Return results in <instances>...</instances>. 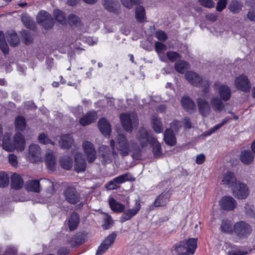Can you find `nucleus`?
<instances>
[{"label": "nucleus", "mask_w": 255, "mask_h": 255, "mask_svg": "<svg viewBox=\"0 0 255 255\" xmlns=\"http://www.w3.org/2000/svg\"><path fill=\"white\" fill-rule=\"evenodd\" d=\"M221 208L226 211H232L235 208L237 202L235 199L230 196H224L219 202Z\"/></svg>", "instance_id": "19"}, {"label": "nucleus", "mask_w": 255, "mask_h": 255, "mask_svg": "<svg viewBox=\"0 0 255 255\" xmlns=\"http://www.w3.org/2000/svg\"><path fill=\"white\" fill-rule=\"evenodd\" d=\"M235 85L237 89L244 92H249L251 88L249 80L244 74H242L236 77L235 80Z\"/></svg>", "instance_id": "12"}, {"label": "nucleus", "mask_w": 255, "mask_h": 255, "mask_svg": "<svg viewBox=\"0 0 255 255\" xmlns=\"http://www.w3.org/2000/svg\"><path fill=\"white\" fill-rule=\"evenodd\" d=\"M233 195L240 199H246L249 194L248 186L244 183L238 181L232 188Z\"/></svg>", "instance_id": "10"}, {"label": "nucleus", "mask_w": 255, "mask_h": 255, "mask_svg": "<svg viewBox=\"0 0 255 255\" xmlns=\"http://www.w3.org/2000/svg\"><path fill=\"white\" fill-rule=\"evenodd\" d=\"M25 189L29 191L39 192L40 191L39 181L36 180H31L26 182L24 186Z\"/></svg>", "instance_id": "34"}, {"label": "nucleus", "mask_w": 255, "mask_h": 255, "mask_svg": "<svg viewBox=\"0 0 255 255\" xmlns=\"http://www.w3.org/2000/svg\"><path fill=\"white\" fill-rule=\"evenodd\" d=\"M54 16L59 23L64 24L66 22V19L65 15L62 11L59 10H55L54 11Z\"/></svg>", "instance_id": "48"}, {"label": "nucleus", "mask_w": 255, "mask_h": 255, "mask_svg": "<svg viewBox=\"0 0 255 255\" xmlns=\"http://www.w3.org/2000/svg\"><path fill=\"white\" fill-rule=\"evenodd\" d=\"M183 108L188 112H192L196 110V105L193 101L188 97H183L181 99Z\"/></svg>", "instance_id": "29"}, {"label": "nucleus", "mask_w": 255, "mask_h": 255, "mask_svg": "<svg viewBox=\"0 0 255 255\" xmlns=\"http://www.w3.org/2000/svg\"><path fill=\"white\" fill-rule=\"evenodd\" d=\"M116 234L112 233L109 235L102 242L97 251V255H102L105 253L109 248L114 243L116 238Z\"/></svg>", "instance_id": "20"}, {"label": "nucleus", "mask_w": 255, "mask_h": 255, "mask_svg": "<svg viewBox=\"0 0 255 255\" xmlns=\"http://www.w3.org/2000/svg\"><path fill=\"white\" fill-rule=\"evenodd\" d=\"M222 100L217 97H213L211 99V105L214 111L220 112L224 109L225 105Z\"/></svg>", "instance_id": "31"}, {"label": "nucleus", "mask_w": 255, "mask_h": 255, "mask_svg": "<svg viewBox=\"0 0 255 255\" xmlns=\"http://www.w3.org/2000/svg\"><path fill=\"white\" fill-rule=\"evenodd\" d=\"M68 21L71 25H77L79 22V18L74 14H70L68 18Z\"/></svg>", "instance_id": "57"}, {"label": "nucleus", "mask_w": 255, "mask_h": 255, "mask_svg": "<svg viewBox=\"0 0 255 255\" xmlns=\"http://www.w3.org/2000/svg\"><path fill=\"white\" fill-rule=\"evenodd\" d=\"M66 200L70 204H75L80 201V196L74 187H67L63 191Z\"/></svg>", "instance_id": "11"}, {"label": "nucleus", "mask_w": 255, "mask_h": 255, "mask_svg": "<svg viewBox=\"0 0 255 255\" xmlns=\"http://www.w3.org/2000/svg\"><path fill=\"white\" fill-rule=\"evenodd\" d=\"M7 40L11 46H16L19 43V39L16 33L13 31L7 32L6 34Z\"/></svg>", "instance_id": "41"}, {"label": "nucleus", "mask_w": 255, "mask_h": 255, "mask_svg": "<svg viewBox=\"0 0 255 255\" xmlns=\"http://www.w3.org/2000/svg\"><path fill=\"white\" fill-rule=\"evenodd\" d=\"M98 127L101 132L105 135H109L111 131V126L105 118H102L98 122Z\"/></svg>", "instance_id": "30"}, {"label": "nucleus", "mask_w": 255, "mask_h": 255, "mask_svg": "<svg viewBox=\"0 0 255 255\" xmlns=\"http://www.w3.org/2000/svg\"><path fill=\"white\" fill-rule=\"evenodd\" d=\"M103 4L105 8L109 11L118 13L119 11L120 5L116 0H103Z\"/></svg>", "instance_id": "28"}, {"label": "nucleus", "mask_w": 255, "mask_h": 255, "mask_svg": "<svg viewBox=\"0 0 255 255\" xmlns=\"http://www.w3.org/2000/svg\"><path fill=\"white\" fill-rule=\"evenodd\" d=\"M234 231L239 238H245L251 233L252 228L248 223L240 221L234 225Z\"/></svg>", "instance_id": "9"}, {"label": "nucleus", "mask_w": 255, "mask_h": 255, "mask_svg": "<svg viewBox=\"0 0 255 255\" xmlns=\"http://www.w3.org/2000/svg\"><path fill=\"white\" fill-rule=\"evenodd\" d=\"M74 140L70 134H64L61 136L59 141L60 146L63 148H68L73 144Z\"/></svg>", "instance_id": "33"}, {"label": "nucleus", "mask_w": 255, "mask_h": 255, "mask_svg": "<svg viewBox=\"0 0 255 255\" xmlns=\"http://www.w3.org/2000/svg\"><path fill=\"white\" fill-rule=\"evenodd\" d=\"M140 208L141 205L139 201L135 200L134 205L132 208L127 210L123 212L120 218L121 222L124 223L130 220L138 213Z\"/></svg>", "instance_id": "17"}, {"label": "nucleus", "mask_w": 255, "mask_h": 255, "mask_svg": "<svg viewBox=\"0 0 255 255\" xmlns=\"http://www.w3.org/2000/svg\"><path fill=\"white\" fill-rule=\"evenodd\" d=\"M218 92L220 98L225 101H228L231 96L230 88L225 85H221L218 88Z\"/></svg>", "instance_id": "27"}, {"label": "nucleus", "mask_w": 255, "mask_h": 255, "mask_svg": "<svg viewBox=\"0 0 255 255\" xmlns=\"http://www.w3.org/2000/svg\"><path fill=\"white\" fill-rule=\"evenodd\" d=\"M198 2L202 6L208 8L215 6V2L212 0H198Z\"/></svg>", "instance_id": "54"}, {"label": "nucleus", "mask_w": 255, "mask_h": 255, "mask_svg": "<svg viewBox=\"0 0 255 255\" xmlns=\"http://www.w3.org/2000/svg\"><path fill=\"white\" fill-rule=\"evenodd\" d=\"M181 128V124L180 122L175 121L170 124V129L173 131L177 132Z\"/></svg>", "instance_id": "55"}, {"label": "nucleus", "mask_w": 255, "mask_h": 255, "mask_svg": "<svg viewBox=\"0 0 255 255\" xmlns=\"http://www.w3.org/2000/svg\"><path fill=\"white\" fill-rule=\"evenodd\" d=\"M115 140L116 142L113 139L110 141V145L113 150L112 153H111L109 147L107 145H102L99 148L100 157L105 163H110L113 158L118 156V153L114 150L115 147L123 156L128 155L131 152L134 158L138 159L140 158L141 149L137 142L133 140L128 141L123 134H119Z\"/></svg>", "instance_id": "1"}, {"label": "nucleus", "mask_w": 255, "mask_h": 255, "mask_svg": "<svg viewBox=\"0 0 255 255\" xmlns=\"http://www.w3.org/2000/svg\"><path fill=\"white\" fill-rule=\"evenodd\" d=\"M217 15L216 13H211L206 15V18L207 20L212 22L215 21L217 19Z\"/></svg>", "instance_id": "63"}, {"label": "nucleus", "mask_w": 255, "mask_h": 255, "mask_svg": "<svg viewBox=\"0 0 255 255\" xmlns=\"http://www.w3.org/2000/svg\"><path fill=\"white\" fill-rule=\"evenodd\" d=\"M205 159V155L203 154H200L197 156L196 162L198 164H201L204 162Z\"/></svg>", "instance_id": "64"}, {"label": "nucleus", "mask_w": 255, "mask_h": 255, "mask_svg": "<svg viewBox=\"0 0 255 255\" xmlns=\"http://www.w3.org/2000/svg\"><path fill=\"white\" fill-rule=\"evenodd\" d=\"M75 169L77 172L84 171L86 167V163L81 153H77L75 157Z\"/></svg>", "instance_id": "26"}, {"label": "nucleus", "mask_w": 255, "mask_h": 255, "mask_svg": "<svg viewBox=\"0 0 255 255\" xmlns=\"http://www.w3.org/2000/svg\"><path fill=\"white\" fill-rule=\"evenodd\" d=\"M136 139L142 148L146 147L147 143L149 142L152 147L153 155L156 157H159L162 154L160 143L157 139L152 135H150L146 128H140L136 134Z\"/></svg>", "instance_id": "2"}, {"label": "nucleus", "mask_w": 255, "mask_h": 255, "mask_svg": "<svg viewBox=\"0 0 255 255\" xmlns=\"http://www.w3.org/2000/svg\"><path fill=\"white\" fill-rule=\"evenodd\" d=\"M11 185L15 189L21 188L23 185V180L20 175L13 174L11 177Z\"/></svg>", "instance_id": "37"}, {"label": "nucleus", "mask_w": 255, "mask_h": 255, "mask_svg": "<svg viewBox=\"0 0 255 255\" xmlns=\"http://www.w3.org/2000/svg\"><path fill=\"white\" fill-rule=\"evenodd\" d=\"M37 20L45 29L51 28L54 24V21L51 16L46 11L43 10L38 13Z\"/></svg>", "instance_id": "13"}, {"label": "nucleus", "mask_w": 255, "mask_h": 255, "mask_svg": "<svg viewBox=\"0 0 255 255\" xmlns=\"http://www.w3.org/2000/svg\"><path fill=\"white\" fill-rule=\"evenodd\" d=\"M25 119L22 116H18L15 120V128L19 130H23L25 128Z\"/></svg>", "instance_id": "46"}, {"label": "nucleus", "mask_w": 255, "mask_h": 255, "mask_svg": "<svg viewBox=\"0 0 255 255\" xmlns=\"http://www.w3.org/2000/svg\"><path fill=\"white\" fill-rule=\"evenodd\" d=\"M221 127H222V126L220 124L216 125L213 128H211L208 131H207L206 132L205 135H210L211 134L215 132L217 130H219Z\"/></svg>", "instance_id": "60"}, {"label": "nucleus", "mask_w": 255, "mask_h": 255, "mask_svg": "<svg viewBox=\"0 0 255 255\" xmlns=\"http://www.w3.org/2000/svg\"><path fill=\"white\" fill-rule=\"evenodd\" d=\"M134 178L129 173H126L115 178L106 184V188L108 190H114L119 187L118 185L126 181H133Z\"/></svg>", "instance_id": "8"}, {"label": "nucleus", "mask_w": 255, "mask_h": 255, "mask_svg": "<svg viewBox=\"0 0 255 255\" xmlns=\"http://www.w3.org/2000/svg\"><path fill=\"white\" fill-rule=\"evenodd\" d=\"M45 162L48 168L52 171L55 170L56 167L55 158L51 152H47L45 155Z\"/></svg>", "instance_id": "38"}, {"label": "nucleus", "mask_w": 255, "mask_h": 255, "mask_svg": "<svg viewBox=\"0 0 255 255\" xmlns=\"http://www.w3.org/2000/svg\"><path fill=\"white\" fill-rule=\"evenodd\" d=\"M229 8L232 12L238 13L242 8V4L239 1H232L229 6Z\"/></svg>", "instance_id": "47"}, {"label": "nucleus", "mask_w": 255, "mask_h": 255, "mask_svg": "<svg viewBox=\"0 0 255 255\" xmlns=\"http://www.w3.org/2000/svg\"><path fill=\"white\" fill-rule=\"evenodd\" d=\"M244 209L246 214L249 216H254V212L252 210V207L249 204H246L244 206Z\"/></svg>", "instance_id": "61"}, {"label": "nucleus", "mask_w": 255, "mask_h": 255, "mask_svg": "<svg viewBox=\"0 0 255 255\" xmlns=\"http://www.w3.org/2000/svg\"><path fill=\"white\" fill-rule=\"evenodd\" d=\"M199 112L203 116H207L211 112V107L205 100L198 98L197 100Z\"/></svg>", "instance_id": "21"}, {"label": "nucleus", "mask_w": 255, "mask_h": 255, "mask_svg": "<svg viewBox=\"0 0 255 255\" xmlns=\"http://www.w3.org/2000/svg\"><path fill=\"white\" fill-rule=\"evenodd\" d=\"M186 80L192 85L195 86H202L203 88V92L205 94L209 91L210 86L208 81H203L201 77L196 73L189 71L185 74Z\"/></svg>", "instance_id": "6"}, {"label": "nucleus", "mask_w": 255, "mask_h": 255, "mask_svg": "<svg viewBox=\"0 0 255 255\" xmlns=\"http://www.w3.org/2000/svg\"><path fill=\"white\" fill-rule=\"evenodd\" d=\"M237 178L233 172L228 171L223 176L222 183L232 188L238 182Z\"/></svg>", "instance_id": "25"}, {"label": "nucleus", "mask_w": 255, "mask_h": 255, "mask_svg": "<svg viewBox=\"0 0 255 255\" xmlns=\"http://www.w3.org/2000/svg\"><path fill=\"white\" fill-rule=\"evenodd\" d=\"M152 127L154 131L161 133L163 131V127L160 120L156 116H153L151 119Z\"/></svg>", "instance_id": "42"}, {"label": "nucleus", "mask_w": 255, "mask_h": 255, "mask_svg": "<svg viewBox=\"0 0 255 255\" xmlns=\"http://www.w3.org/2000/svg\"><path fill=\"white\" fill-rule=\"evenodd\" d=\"M9 180L7 175L3 172H0V187H5L9 184Z\"/></svg>", "instance_id": "49"}, {"label": "nucleus", "mask_w": 255, "mask_h": 255, "mask_svg": "<svg viewBox=\"0 0 255 255\" xmlns=\"http://www.w3.org/2000/svg\"><path fill=\"white\" fill-rule=\"evenodd\" d=\"M82 146L88 162H93L96 158V152L93 144L90 141H84Z\"/></svg>", "instance_id": "18"}, {"label": "nucleus", "mask_w": 255, "mask_h": 255, "mask_svg": "<svg viewBox=\"0 0 255 255\" xmlns=\"http://www.w3.org/2000/svg\"><path fill=\"white\" fill-rule=\"evenodd\" d=\"M0 48L4 53H8L9 51L8 45L5 41L4 35L2 31H0Z\"/></svg>", "instance_id": "50"}, {"label": "nucleus", "mask_w": 255, "mask_h": 255, "mask_svg": "<svg viewBox=\"0 0 255 255\" xmlns=\"http://www.w3.org/2000/svg\"><path fill=\"white\" fill-rule=\"evenodd\" d=\"M189 68V64L184 61L180 60L175 64V70L180 73H184Z\"/></svg>", "instance_id": "44"}, {"label": "nucleus", "mask_w": 255, "mask_h": 255, "mask_svg": "<svg viewBox=\"0 0 255 255\" xmlns=\"http://www.w3.org/2000/svg\"><path fill=\"white\" fill-rule=\"evenodd\" d=\"M79 224V217L77 213H72L68 220V226L70 231L74 230Z\"/></svg>", "instance_id": "36"}, {"label": "nucleus", "mask_w": 255, "mask_h": 255, "mask_svg": "<svg viewBox=\"0 0 255 255\" xmlns=\"http://www.w3.org/2000/svg\"><path fill=\"white\" fill-rule=\"evenodd\" d=\"M166 46L160 42H155V49L161 60L163 61V55L164 51L166 50Z\"/></svg>", "instance_id": "45"}, {"label": "nucleus", "mask_w": 255, "mask_h": 255, "mask_svg": "<svg viewBox=\"0 0 255 255\" xmlns=\"http://www.w3.org/2000/svg\"><path fill=\"white\" fill-rule=\"evenodd\" d=\"M221 231L224 233H231L234 231V226L231 221L229 220H223L220 225Z\"/></svg>", "instance_id": "39"}, {"label": "nucleus", "mask_w": 255, "mask_h": 255, "mask_svg": "<svg viewBox=\"0 0 255 255\" xmlns=\"http://www.w3.org/2000/svg\"><path fill=\"white\" fill-rule=\"evenodd\" d=\"M167 58L172 62L175 61L176 60L180 59L181 56L179 53L175 51H168L166 53Z\"/></svg>", "instance_id": "52"}, {"label": "nucleus", "mask_w": 255, "mask_h": 255, "mask_svg": "<svg viewBox=\"0 0 255 255\" xmlns=\"http://www.w3.org/2000/svg\"><path fill=\"white\" fill-rule=\"evenodd\" d=\"M120 120L123 127L128 132H131L134 127L138 124L137 116L134 113H123L120 115Z\"/></svg>", "instance_id": "5"}, {"label": "nucleus", "mask_w": 255, "mask_h": 255, "mask_svg": "<svg viewBox=\"0 0 255 255\" xmlns=\"http://www.w3.org/2000/svg\"><path fill=\"white\" fill-rule=\"evenodd\" d=\"M140 208L141 205L139 201L135 200L134 205L132 208L127 210L123 212L120 218L121 222L124 223L130 220L138 213Z\"/></svg>", "instance_id": "14"}, {"label": "nucleus", "mask_w": 255, "mask_h": 255, "mask_svg": "<svg viewBox=\"0 0 255 255\" xmlns=\"http://www.w3.org/2000/svg\"><path fill=\"white\" fill-rule=\"evenodd\" d=\"M155 36L159 40L163 41H165L167 38L166 33L162 30L157 31L155 33Z\"/></svg>", "instance_id": "58"}, {"label": "nucleus", "mask_w": 255, "mask_h": 255, "mask_svg": "<svg viewBox=\"0 0 255 255\" xmlns=\"http://www.w3.org/2000/svg\"><path fill=\"white\" fill-rule=\"evenodd\" d=\"M140 208L141 205L139 201L135 200L134 205L132 208L127 210L123 212L120 218L121 222L124 223L130 220L138 213Z\"/></svg>", "instance_id": "15"}, {"label": "nucleus", "mask_w": 255, "mask_h": 255, "mask_svg": "<svg viewBox=\"0 0 255 255\" xmlns=\"http://www.w3.org/2000/svg\"><path fill=\"white\" fill-rule=\"evenodd\" d=\"M61 167L66 170L70 169L73 164L72 160L69 156H63L59 161Z\"/></svg>", "instance_id": "43"}, {"label": "nucleus", "mask_w": 255, "mask_h": 255, "mask_svg": "<svg viewBox=\"0 0 255 255\" xmlns=\"http://www.w3.org/2000/svg\"><path fill=\"white\" fill-rule=\"evenodd\" d=\"M171 194L168 191H164L159 195L154 202L155 207H159L166 205L169 201Z\"/></svg>", "instance_id": "23"}, {"label": "nucleus", "mask_w": 255, "mask_h": 255, "mask_svg": "<svg viewBox=\"0 0 255 255\" xmlns=\"http://www.w3.org/2000/svg\"><path fill=\"white\" fill-rule=\"evenodd\" d=\"M135 18L140 23L146 21V14L144 7L141 5L137 6L135 9Z\"/></svg>", "instance_id": "35"}, {"label": "nucleus", "mask_w": 255, "mask_h": 255, "mask_svg": "<svg viewBox=\"0 0 255 255\" xmlns=\"http://www.w3.org/2000/svg\"><path fill=\"white\" fill-rule=\"evenodd\" d=\"M25 158L32 163L40 162L42 159V151L40 146L36 144H30Z\"/></svg>", "instance_id": "7"}, {"label": "nucleus", "mask_w": 255, "mask_h": 255, "mask_svg": "<svg viewBox=\"0 0 255 255\" xmlns=\"http://www.w3.org/2000/svg\"><path fill=\"white\" fill-rule=\"evenodd\" d=\"M38 141L39 143L43 144H54V142L51 139H50L47 135L44 133H40L38 136Z\"/></svg>", "instance_id": "51"}, {"label": "nucleus", "mask_w": 255, "mask_h": 255, "mask_svg": "<svg viewBox=\"0 0 255 255\" xmlns=\"http://www.w3.org/2000/svg\"><path fill=\"white\" fill-rule=\"evenodd\" d=\"M72 112L74 115L77 116L83 112V108L81 106H78L76 107L72 108Z\"/></svg>", "instance_id": "62"}, {"label": "nucleus", "mask_w": 255, "mask_h": 255, "mask_svg": "<svg viewBox=\"0 0 255 255\" xmlns=\"http://www.w3.org/2000/svg\"><path fill=\"white\" fill-rule=\"evenodd\" d=\"M8 161L11 165L16 167L18 164L17 156L14 154H10L8 155Z\"/></svg>", "instance_id": "56"}, {"label": "nucleus", "mask_w": 255, "mask_h": 255, "mask_svg": "<svg viewBox=\"0 0 255 255\" xmlns=\"http://www.w3.org/2000/svg\"><path fill=\"white\" fill-rule=\"evenodd\" d=\"M248 252L243 248H239L235 250H232L228 252L229 255H246Z\"/></svg>", "instance_id": "53"}, {"label": "nucleus", "mask_w": 255, "mask_h": 255, "mask_svg": "<svg viewBox=\"0 0 255 255\" xmlns=\"http://www.w3.org/2000/svg\"><path fill=\"white\" fill-rule=\"evenodd\" d=\"M254 157V154L251 150L245 149L241 151L239 159L243 164L249 165L253 163Z\"/></svg>", "instance_id": "24"}, {"label": "nucleus", "mask_w": 255, "mask_h": 255, "mask_svg": "<svg viewBox=\"0 0 255 255\" xmlns=\"http://www.w3.org/2000/svg\"><path fill=\"white\" fill-rule=\"evenodd\" d=\"M98 118L97 114L95 111H90L85 115L81 117L79 122L80 124L83 126L89 125L94 123Z\"/></svg>", "instance_id": "22"}, {"label": "nucleus", "mask_w": 255, "mask_h": 255, "mask_svg": "<svg viewBox=\"0 0 255 255\" xmlns=\"http://www.w3.org/2000/svg\"><path fill=\"white\" fill-rule=\"evenodd\" d=\"M227 0H220L217 5L216 10L218 11H222L226 6Z\"/></svg>", "instance_id": "59"}, {"label": "nucleus", "mask_w": 255, "mask_h": 255, "mask_svg": "<svg viewBox=\"0 0 255 255\" xmlns=\"http://www.w3.org/2000/svg\"><path fill=\"white\" fill-rule=\"evenodd\" d=\"M140 208L141 205L139 201L135 200L134 205L132 208L127 210L123 212L120 218L121 222L124 223L130 220L138 213Z\"/></svg>", "instance_id": "16"}, {"label": "nucleus", "mask_w": 255, "mask_h": 255, "mask_svg": "<svg viewBox=\"0 0 255 255\" xmlns=\"http://www.w3.org/2000/svg\"><path fill=\"white\" fill-rule=\"evenodd\" d=\"M196 238H191L177 243L173 252L175 255H192L197 248Z\"/></svg>", "instance_id": "4"}, {"label": "nucleus", "mask_w": 255, "mask_h": 255, "mask_svg": "<svg viewBox=\"0 0 255 255\" xmlns=\"http://www.w3.org/2000/svg\"><path fill=\"white\" fill-rule=\"evenodd\" d=\"M164 140L167 144L170 146H174L175 145L176 139L172 130L170 129H167L165 131Z\"/></svg>", "instance_id": "32"}, {"label": "nucleus", "mask_w": 255, "mask_h": 255, "mask_svg": "<svg viewBox=\"0 0 255 255\" xmlns=\"http://www.w3.org/2000/svg\"><path fill=\"white\" fill-rule=\"evenodd\" d=\"M10 135L6 133L3 137L2 146L3 148L8 151H13L16 150L17 151H22L25 149V140L24 136L20 133H17L13 137L12 142H10Z\"/></svg>", "instance_id": "3"}, {"label": "nucleus", "mask_w": 255, "mask_h": 255, "mask_svg": "<svg viewBox=\"0 0 255 255\" xmlns=\"http://www.w3.org/2000/svg\"><path fill=\"white\" fill-rule=\"evenodd\" d=\"M109 204L111 209L115 212H122L125 209V206L123 204L117 201L113 198L109 199Z\"/></svg>", "instance_id": "40"}]
</instances>
